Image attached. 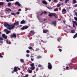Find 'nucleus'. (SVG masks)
<instances>
[{
  "label": "nucleus",
  "instance_id": "obj_1",
  "mask_svg": "<svg viewBox=\"0 0 77 77\" xmlns=\"http://www.w3.org/2000/svg\"><path fill=\"white\" fill-rule=\"evenodd\" d=\"M5 27H7V29L8 30H12L11 24L9 25L7 22H5L4 23Z\"/></svg>",
  "mask_w": 77,
  "mask_h": 77
},
{
  "label": "nucleus",
  "instance_id": "obj_2",
  "mask_svg": "<svg viewBox=\"0 0 77 77\" xmlns=\"http://www.w3.org/2000/svg\"><path fill=\"white\" fill-rule=\"evenodd\" d=\"M19 24V22L18 21H17V22H16L12 24H11V30L14 29V27H15V26H17V25H18Z\"/></svg>",
  "mask_w": 77,
  "mask_h": 77
},
{
  "label": "nucleus",
  "instance_id": "obj_3",
  "mask_svg": "<svg viewBox=\"0 0 77 77\" xmlns=\"http://www.w3.org/2000/svg\"><path fill=\"white\" fill-rule=\"evenodd\" d=\"M48 68L49 69H52V66L51 63H48Z\"/></svg>",
  "mask_w": 77,
  "mask_h": 77
},
{
  "label": "nucleus",
  "instance_id": "obj_4",
  "mask_svg": "<svg viewBox=\"0 0 77 77\" xmlns=\"http://www.w3.org/2000/svg\"><path fill=\"white\" fill-rule=\"evenodd\" d=\"M29 26H23L22 28H21V29L22 30H23L25 29H28Z\"/></svg>",
  "mask_w": 77,
  "mask_h": 77
},
{
  "label": "nucleus",
  "instance_id": "obj_5",
  "mask_svg": "<svg viewBox=\"0 0 77 77\" xmlns=\"http://www.w3.org/2000/svg\"><path fill=\"white\" fill-rule=\"evenodd\" d=\"M4 31H5L6 33V34H9V33H11V31H9L7 29H5L4 30Z\"/></svg>",
  "mask_w": 77,
  "mask_h": 77
},
{
  "label": "nucleus",
  "instance_id": "obj_6",
  "mask_svg": "<svg viewBox=\"0 0 77 77\" xmlns=\"http://www.w3.org/2000/svg\"><path fill=\"white\" fill-rule=\"evenodd\" d=\"M62 12L63 14H65L66 13V10L65 9H63L62 10Z\"/></svg>",
  "mask_w": 77,
  "mask_h": 77
},
{
  "label": "nucleus",
  "instance_id": "obj_7",
  "mask_svg": "<svg viewBox=\"0 0 77 77\" xmlns=\"http://www.w3.org/2000/svg\"><path fill=\"white\" fill-rule=\"evenodd\" d=\"M2 37L4 38L5 39H7V35H5V34H3L2 35Z\"/></svg>",
  "mask_w": 77,
  "mask_h": 77
},
{
  "label": "nucleus",
  "instance_id": "obj_8",
  "mask_svg": "<svg viewBox=\"0 0 77 77\" xmlns=\"http://www.w3.org/2000/svg\"><path fill=\"white\" fill-rule=\"evenodd\" d=\"M15 5H18V6H20L21 4H20V2H17L15 3Z\"/></svg>",
  "mask_w": 77,
  "mask_h": 77
},
{
  "label": "nucleus",
  "instance_id": "obj_9",
  "mask_svg": "<svg viewBox=\"0 0 77 77\" xmlns=\"http://www.w3.org/2000/svg\"><path fill=\"white\" fill-rule=\"evenodd\" d=\"M26 22H26V21L24 20H22L20 22V24H25V23Z\"/></svg>",
  "mask_w": 77,
  "mask_h": 77
},
{
  "label": "nucleus",
  "instance_id": "obj_10",
  "mask_svg": "<svg viewBox=\"0 0 77 77\" xmlns=\"http://www.w3.org/2000/svg\"><path fill=\"white\" fill-rule=\"evenodd\" d=\"M52 24H54V26H56V21L55 20L53 21V22L52 23Z\"/></svg>",
  "mask_w": 77,
  "mask_h": 77
},
{
  "label": "nucleus",
  "instance_id": "obj_11",
  "mask_svg": "<svg viewBox=\"0 0 77 77\" xmlns=\"http://www.w3.org/2000/svg\"><path fill=\"white\" fill-rule=\"evenodd\" d=\"M14 70L15 72H17L18 70L17 69V67L15 66L14 67Z\"/></svg>",
  "mask_w": 77,
  "mask_h": 77
},
{
  "label": "nucleus",
  "instance_id": "obj_12",
  "mask_svg": "<svg viewBox=\"0 0 77 77\" xmlns=\"http://www.w3.org/2000/svg\"><path fill=\"white\" fill-rule=\"evenodd\" d=\"M30 33H31L32 35H34V34H35V31H34L33 30H31L30 31Z\"/></svg>",
  "mask_w": 77,
  "mask_h": 77
},
{
  "label": "nucleus",
  "instance_id": "obj_13",
  "mask_svg": "<svg viewBox=\"0 0 77 77\" xmlns=\"http://www.w3.org/2000/svg\"><path fill=\"white\" fill-rule=\"evenodd\" d=\"M47 32H48V30L44 29L43 31V32L44 33H47Z\"/></svg>",
  "mask_w": 77,
  "mask_h": 77
},
{
  "label": "nucleus",
  "instance_id": "obj_14",
  "mask_svg": "<svg viewBox=\"0 0 77 77\" xmlns=\"http://www.w3.org/2000/svg\"><path fill=\"white\" fill-rule=\"evenodd\" d=\"M9 11H10V12H11L12 11V10L10 8H7L5 10V12H9Z\"/></svg>",
  "mask_w": 77,
  "mask_h": 77
},
{
  "label": "nucleus",
  "instance_id": "obj_15",
  "mask_svg": "<svg viewBox=\"0 0 77 77\" xmlns=\"http://www.w3.org/2000/svg\"><path fill=\"white\" fill-rule=\"evenodd\" d=\"M42 3L44 5H47V2H46V1L45 0H43L42 1Z\"/></svg>",
  "mask_w": 77,
  "mask_h": 77
},
{
  "label": "nucleus",
  "instance_id": "obj_16",
  "mask_svg": "<svg viewBox=\"0 0 77 77\" xmlns=\"http://www.w3.org/2000/svg\"><path fill=\"white\" fill-rule=\"evenodd\" d=\"M48 15L49 17H52V16H55V15H54L53 14L51 13L50 14H49Z\"/></svg>",
  "mask_w": 77,
  "mask_h": 77
},
{
  "label": "nucleus",
  "instance_id": "obj_17",
  "mask_svg": "<svg viewBox=\"0 0 77 77\" xmlns=\"http://www.w3.org/2000/svg\"><path fill=\"white\" fill-rule=\"evenodd\" d=\"M17 36V35L15 34H13L12 35H11V37H12L13 38H16V36Z\"/></svg>",
  "mask_w": 77,
  "mask_h": 77
},
{
  "label": "nucleus",
  "instance_id": "obj_18",
  "mask_svg": "<svg viewBox=\"0 0 77 77\" xmlns=\"http://www.w3.org/2000/svg\"><path fill=\"white\" fill-rule=\"evenodd\" d=\"M30 65L32 67H34L35 66V63H31L30 64Z\"/></svg>",
  "mask_w": 77,
  "mask_h": 77
},
{
  "label": "nucleus",
  "instance_id": "obj_19",
  "mask_svg": "<svg viewBox=\"0 0 77 77\" xmlns=\"http://www.w3.org/2000/svg\"><path fill=\"white\" fill-rule=\"evenodd\" d=\"M6 43H7L8 44H11V42L10 41L8 42L7 40H6Z\"/></svg>",
  "mask_w": 77,
  "mask_h": 77
},
{
  "label": "nucleus",
  "instance_id": "obj_20",
  "mask_svg": "<svg viewBox=\"0 0 77 77\" xmlns=\"http://www.w3.org/2000/svg\"><path fill=\"white\" fill-rule=\"evenodd\" d=\"M4 40V39L2 37H1L0 36V41H3Z\"/></svg>",
  "mask_w": 77,
  "mask_h": 77
},
{
  "label": "nucleus",
  "instance_id": "obj_21",
  "mask_svg": "<svg viewBox=\"0 0 77 77\" xmlns=\"http://www.w3.org/2000/svg\"><path fill=\"white\" fill-rule=\"evenodd\" d=\"M3 4H4V2H0V6H2V5H3Z\"/></svg>",
  "mask_w": 77,
  "mask_h": 77
},
{
  "label": "nucleus",
  "instance_id": "obj_22",
  "mask_svg": "<svg viewBox=\"0 0 77 77\" xmlns=\"http://www.w3.org/2000/svg\"><path fill=\"white\" fill-rule=\"evenodd\" d=\"M28 72L29 73H32V70L29 69Z\"/></svg>",
  "mask_w": 77,
  "mask_h": 77
},
{
  "label": "nucleus",
  "instance_id": "obj_23",
  "mask_svg": "<svg viewBox=\"0 0 77 77\" xmlns=\"http://www.w3.org/2000/svg\"><path fill=\"white\" fill-rule=\"evenodd\" d=\"M59 8H56L54 9V11H58L59 10Z\"/></svg>",
  "mask_w": 77,
  "mask_h": 77
},
{
  "label": "nucleus",
  "instance_id": "obj_24",
  "mask_svg": "<svg viewBox=\"0 0 77 77\" xmlns=\"http://www.w3.org/2000/svg\"><path fill=\"white\" fill-rule=\"evenodd\" d=\"M68 2H69V0H65L64 3H67Z\"/></svg>",
  "mask_w": 77,
  "mask_h": 77
},
{
  "label": "nucleus",
  "instance_id": "obj_25",
  "mask_svg": "<svg viewBox=\"0 0 77 77\" xmlns=\"http://www.w3.org/2000/svg\"><path fill=\"white\" fill-rule=\"evenodd\" d=\"M11 5V2H9L8 3V7H10Z\"/></svg>",
  "mask_w": 77,
  "mask_h": 77
},
{
  "label": "nucleus",
  "instance_id": "obj_26",
  "mask_svg": "<svg viewBox=\"0 0 77 77\" xmlns=\"http://www.w3.org/2000/svg\"><path fill=\"white\" fill-rule=\"evenodd\" d=\"M21 62V63H23V62H24V60L23 59H21L20 60Z\"/></svg>",
  "mask_w": 77,
  "mask_h": 77
},
{
  "label": "nucleus",
  "instance_id": "obj_27",
  "mask_svg": "<svg viewBox=\"0 0 77 77\" xmlns=\"http://www.w3.org/2000/svg\"><path fill=\"white\" fill-rule=\"evenodd\" d=\"M71 32L72 33H75V30H71Z\"/></svg>",
  "mask_w": 77,
  "mask_h": 77
},
{
  "label": "nucleus",
  "instance_id": "obj_28",
  "mask_svg": "<svg viewBox=\"0 0 77 77\" xmlns=\"http://www.w3.org/2000/svg\"><path fill=\"white\" fill-rule=\"evenodd\" d=\"M41 57H42L41 56L39 55L37 57V59H40V58H41Z\"/></svg>",
  "mask_w": 77,
  "mask_h": 77
},
{
  "label": "nucleus",
  "instance_id": "obj_29",
  "mask_svg": "<svg viewBox=\"0 0 77 77\" xmlns=\"http://www.w3.org/2000/svg\"><path fill=\"white\" fill-rule=\"evenodd\" d=\"M73 23L75 24L76 26H77V22L75 21H74Z\"/></svg>",
  "mask_w": 77,
  "mask_h": 77
},
{
  "label": "nucleus",
  "instance_id": "obj_30",
  "mask_svg": "<svg viewBox=\"0 0 77 77\" xmlns=\"http://www.w3.org/2000/svg\"><path fill=\"white\" fill-rule=\"evenodd\" d=\"M74 69H77V65H75L74 67Z\"/></svg>",
  "mask_w": 77,
  "mask_h": 77
},
{
  "label": "nucleus",
  "instance_id": "obj_31",
  "mask_svg": "<svg viewBox=\"0 0 77 77\" xmlns=\"http://www.w3.org/2000/svg\"><path fill=\"white\" fill-rule=\"evenodd\" d=\"M72 2L74 3H77V1L75 0H73Z\"/></svg>",
  "mask_w": 77,
  "mask_h": 77
},
{
  "label": "nucleus",
  "instance_id": "obj_32",
  "mask_svg": "<svg viewBox=\"0 0 77 77\" xmlns=\"http://www.w3.org/2000/svg\"><path fill=\"white\" fill-rule=\"evenodd\" d=\"M61 5L60 4H58L57 5V6L58 8H59L60 6Z\"/></svg>",
  "mask_w": 77,
  "mask_h": 77
},
{
  "label": "nucleus",
  "instance_id": "obj_33",
  "mask_svg": "<svg viewBox=\"0 0 77 77\" xmlns=\"http://www.w3.org/2000/svg\"><path fill=\"white\" fill-rule=\"evenodd\" d=\"M73 67H72V66H70V67H69V69H73Z\"/></svg>",
  "mask_w": 77,
  "mask_h": 77
},
{
  "label": "nucleus",
  "instance_id": "obj_34",
  "mask_svg": "<svg viewBox=\"0 0 77 77\" xmlns=\"http://www.w3.org/2000/svg\"><path fill=\"white\" fill-rule=\"evenodd\" d=\"M11 14L12 15H13L14 16H15V15H16V14H15L14 13H11Z\"/></svg>",
  "mask_w": 77,
  "mask_h": 77
},
{
  "label": "nucleus",
  "instance_id": "obj_35",
  "mask_svg": "<svg viewBox=\"0 0 77 77\" xmlns=\"http://www.w3.org/2000/svg\"><path fill=\"white\" fill-rule=\"evenodd\" d=\"M31 69L32 70H34L35 69V67H32L31 68Z\"/></svg>",
  "mask_w": 77,
  "mask_h": 77
},
{
  "label": "nucleus",
  "instance_id": "obj_36",
  "mask_svg": "<svg viewBox=\"0 0 77 77\" xmlns=\"http://www.w3.org/2000/svg\"><path fill=\"white\" fill-rule=\"evenodd\" d=\"M47 8L48 9H50V10L52 9V8L50 7H48Z\"/></svg>",
  "mask_w": 77,
  "mask_h": 77
},
{
  "label": "nucleus",
  "instance_id": "obj_37",
  "mask_svg": "<svg viewBox=\"0 0 77 77\" xmlns=\"http://www.w3.org/2000/svg\"><path fill=\"white\" fill-rule=\"evenodd\" d=\"M30 45L31 46H32V47H33V46H34V45L33 44H30Z\"/></svg>",
  "mask_w": 77,
  "mask_h": 77
},
{
  "label": "nucleus",
  "instance_id": "obj_38",
  "mask_svg": "<svg viewBox=\"0 0 77 77\" xmlns=\"http://www.w3.org/2000/svg\"><path fill=\"white\" fill-rule=\"evenodd\" d=\"M41 66H42V65H41V64H39L38 65V67H41Z\"/></svg>",
  "mask_w": 77,
  "mask_h": 77
},
{
  "label": "nucleus",
  "instance_id": "obj_39",
  "mask_svg": "<svg viewBox=\"0 0 77 77\" xmlns=\"http://www.w3.org/2000/svg\"><path fill=\"white\" fill-rule=\"evenodd\" d=\"M77 37V36H76V35H75L73 37V38H75Z\"/></svg>",
  "mask_w": 77,
  "mask_h": 77
},
{
  "label": "nucleus",
  "instance_id": "obj_40",
  "mask_svg": "<svg viewBox=\"0 0 77 77\" xmlns=\"http://www.w3.org/2000/svg\"><path fill=\"white\" fill-rule=\"evenodd\" d=\"M3 56L2 55V54H1V53H0V57L1 58H2L3 57Z\"/></svg>",
  "mask_w": 77,
  "mask_h": 77
},
{
  "label": "nucleus",
  "instance_id": "obj_41",
  "mask_svg": "<svg viewBox=\"0 0 77 77\" xmlns=\"http://www.w3.org/2000/svg\"><path fill=\"white\" fill-rule=\"evenodd\" d=\"M74 19L75 21H77V17H75Z\"/></svg>",
  "mask_w": 77,
  "mask_h": 77
},
{
  "label": "nucleus",
  "instance_id": "obj_42",
  "mask_svg": "<svg viewBox=\"0 0 77 77\" xmlns=\"http://www.w3.org/2000/svg\"><path fill=\"white\" fill-rule=\"evenodd\" d=\"M60 40H61V38H58V39L57 40V41H58L59 42H60L59 41H60Z\"/></svg>",
  "mask_w": 77,
  "mask_h": 77
},
{
  "label": "nucleus",
  "instance_id": "obj_43",
  "mask_svg": "<svg viewBox=\"0 0 77 77\" xmlns=\"http://www.w3.org/2000/svg\"><path fill=\"white\" fill-rule=\"evenodd\" d=\"M31 61L32 62H33V60H34V58H31Z\"/></svg>",
  "mask_w": 77,
  "mask_h": 77
},
{
  "label": "nucleus",
  "instance_id": "obj_44",
  "mask_svg": "<svg viewBox=\"0 0 77 77\" xmlns=\"http://www.w3.org/2000/svg\"><path fill=\"white\" fill-rule=\"evenodd\" d=\"M29 52H30V51L28 50H27L26 51V53H29Z\"/></svg>",
  "mask_w": 77,
  "mask_h": 77
},
{
  "label": "nucleus",
  "instance_id": "obj_45",
  "mask_svg": "<svg viewBox=\"0 0 77 77\" xmlns=\"http://www.w3.org/2000/svg\"><path fill=\"white\" fill-rule=\"evenodd\" d=\"M28 48H29V49H30V50H32V47H29Z\"/></svg>",
  "mask_w": 77,
  "mask_h": 77
},
{
  "label": "nucleus",
  "instance_id": "obj_46",
  "mask_svg": "<svg viewBox=\"0 0 77 77\" xmlns=\"http://www.w3.org/2000/svg\"><path fill=\"white\" fill-rule=\"evenodd\" d=\"M58 50H59V51H60V52H62V49H58Z\"/></svg>",
  "mask_w": 77,
  "mask_h": 77
},
{
  "label": "nucleus",
  "instance_id": "obj_47",
  "mask_svg": "<svg viewBox=\"0 0 77 77\" xmlns=\"http://www.w3.org/2000/svg\"><path fill=\"white\" fill-rule=\"evenodd\" d=\"M28 75H26L25 76H23L21 77H28Z\"/></svg>",
  "mask_w": 77,
  "mask_h": 77
},
{
  "label": "nucleus",
  "instance_id": "obj_48",
  "mask_svg": "<svg viewBox=\"0 0 77 77\" xmlns=\"http://www.w3.org/2000/svg\"><path fill=\"white\" fill-rule=\"evenodd\" d=\"M26 57H29L30 56V55L29 54H27L26 55Z\"/></svg>",
  "mask_w": 77,
  "mask_h": 77
},
{
  "label": "nucleus",
  "instance_id": "obj_49",
  "mask_svg": "<svg viewBox=\"0 0 77 77\" xmlns=\"http://www.w3.org/2000/svg\"><path fill=\"white\" fill-rule=\"evenodd\" d=\"M15 72V71H14V70L13 71H12L11 72V73L12 74H13V73H14V72Z\"/></svg>",
  "mask_w": 77,
  "mask_h": 77
},
{
  "label": "nucleus",
  "instance_id": "obj_50",
  "mask_svg": "<svg viewBox=\"0 0 77 77\" xmlns=\"http://www.w3.org/2000/svg\"><path fill=\"white\" fill-rule=\"evenodd\" d=\"M30 57L31 58H33V57H34V56L31 55L30 56Z\"/></svg>",
  "mask_w": 77,
  "mask_h": 77
},
{
  "label": "nucleus",
  "instance_id": "obj_51",
  "mask_svg": "<svg viewBox=\"0 0 77 77\" xmlns=\"http://www.w3.org/2000/svg\"><path fill=\"white\" fill-rule=\"evenodd\" d=\"M44 14H47V11H44Z\"/></svg>",
  "mask_w": 77,
  "mask_h": 77
},
{
  "label": "nucleus",
  "instance_id": "obj_52",
  "mask_svg": "<svg viewBox=\"0 0 77 77\" xmlns=\"http://www.w3.org/2000/svg\"><path fill=\"white\" fill-rule=\"evenodd\" d=\"M17 69H18V70H19V71H20V68H19L18 67H17Z\"/></svg>",
  "mask_w": 77,
  "mask_h": 77
},
{
  "label": "nucleus",
  "instance_id": "obj_53",
  "mask_svg": "<svg viewBox=\"0 0 77 77\" xmlns=\"http://www.w3.org/2000/svg\"><path fill=\"white\" fill-rule=\"evenodd\" d=\"M54 2H57V0H54Z\"/></svg>",
  "mask_w": 77,
  "mask_h": 77
},
{
  "label": "nucleus",
  "instance_id": "obj_54",
  "mask_svg": "<svg viewBox=\"0 0 77 77\" xmlns=\"http://www.w3.org/2000/svg\"><path fill=\"white\" fill-rule=\"evenodd\" d=\"M18 11H21V9H19L18 10Z\"/></svg>",
  "mask_w": 77,
  "mask_h": 77
},
{
  "label": "nucleus",
  "instance_id": "obj_55",
  "mask_svg": "<svg viewBox=\"0 0 77 77\" xmlns=\"http://www.w3.org/2000/svg\"><path fill=\"white\" fill-rule=\"evenodd\" d=\"M43 13H44V12H43L41 13V14H40V15H43Z\"/></svg>",
  "mask_w": 77,
  "mask_h": 77
},
{
  "label": "nucleus",
  "instance_id": "obj_56",
  "mask_svg": "<svg viewBox=\"0 0 77 77\" xmlns=\"http://www.w3.org/2000/svg\"><path fill=\"white\" fill-rule=\"evenodd\" d=\"M6 1L7 2H9V0H6Z\"/></svg>",
  "mask_w": 77,
  "mask_h": 77
},
{
  "label": "nucleus",
  "instance_id": "obj_57",
  "mask_svg": "<svg viewBox=\"0 0 77 77\" xmlns=\"http://www.w3.org/2000/svg\"><path fill=\"white\" fill-rule=\"evenodd\" d=\"M74 7H77V4L75 5H74Z\"/></svg>",
  "mask_w": 77,
  "mask_h": 77
},
{
  "label": "nucleus",
  "instance_id": "obj_58",
  "mask_svg": "<svg viewBox=\"0 0 77 77\" xmlns=\"http://www.w3.org/2000/svg\"><path fill=\"white\" fill-rule=\"evenodd\" d=\"M38 70H39V69H38V68H37V69H36V71H38Z\"/></svg>",
  "mask_w": 77,
  "mask_h": 77
},
{
  "label": "nucleus",
  "instance_id": "obj_59",
  "mask_svg": "<svg viewBox=\"0 0 77 77\" xmlns=\"http://www.w3.org/2000/svg\"><path fill=\"white\" fill-rule=\"evenodd\" d=\"M73 27H75V26H74V23H73Z\"/></svg>",
  "mask_w": 77,
  "mask_h": 77
},
{
  "label": "nucleus",
  "instance_id": "obj_60",
  "mask_svg": "<svg viewBox=\"0 0 77 77\" xmlns=\"http://www.w3.org/2000/svg\"><path fill=\"white\" fill-rule=\"evenodd\" d=\"M16 14H20V12H17Z\"/></svg>",
  "mask_w": 77,
  "mask_h": 77
},
{
  "label": "nucleus",
  "instance_id": "obj_61",
  "mask_svg": "<svg viewBox=\"0 0 77 77\" xmlns=\"http://www.w3.org/2000/svg\"><path fill=\"white\" fill-rule=\"evenodd\" d=\"M66 69H68V68H69V67H66Z\"/></svg>",
  "mask_w": 77,
  "mask_h": 77
},
{
  "label": "nucleus",
  "instance_id": "obj_62",
  "mask_svg": "<svg viewBox=\"0 0 77 77\" xmlns=\"http://www.w3.org/2000/svg\"><path fill=\"white\" fill-rule=\"evenodd\" d=\"M3 42L2 41H0V43H3Z\"/></svg>",
  "mask_w": 77,
  "mask_h": 77
},
{
  "label": "nucleus",
  "instance_id": "obj_63",
  "mask_svg": "<svg viewBox=\"0 0 77 77\" xmlns=\"http://www.w3.org/2000/svg\"><path fill=\"white\" fill-rule=\"evenodd\" d=\"M36 51H38V50H39V49H36Z\"/></svg>",
  "mask_w": 77,
  "mask_h": 77
},
{
  "label": "nucleus",
  "instance_id": "obj_64",
  "mask_svg": "<svg viewBox=\"0 0 77 77\" xmlns=\"http://www.w3.org/2000/svg\"><path fill=\"white\" fill-rule=\"evenodd\" d=\"M75 15H76L77 14V12H75Z\"/></svg>",
  "mask_w": 77,
  "mask_h": 77
}]
</instances>
